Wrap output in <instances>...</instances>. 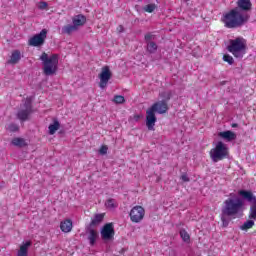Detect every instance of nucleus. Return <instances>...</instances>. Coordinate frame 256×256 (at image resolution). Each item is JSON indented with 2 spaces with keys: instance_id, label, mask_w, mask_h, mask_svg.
<instances>
[{
  "instance_id": "obj_1",
  "label": "nucleus",
  "mask_w": 256,
  "mask_h": 256,
  "mask_svg": "<svg viewBox=\"0 0 256 256\" xmlns=\"http://www.w3.org/2000/svg\"><path fill=\"white\" fill-rule=\"evenodd\" d=\"M237 7L224 15L223 24L226 29H241L249 21V11L253 9L251 0H237Z\"/></svg>"
},
{
  "instance_id": "obj_2",
  "label": "nucleus",
  "mask_w": 256,
  "mask_h": 256,
  "mask_svg": "<svg viewBox=\"0 0 256 256\" xmlns=\"http://www.w3.org/2000/svg\"><path fill=\"white\" fill-rule=\"evenodd\" d=\"M167 111H169V105L166 101H158L146 111V127L149 131H155V123H157L155 113L163 115L167 113Z\"/></svg>"
},
{
  "instance_id": "obj_3",
  "label": "nucleus",
  "mask_w": 256,
  "mask_h": 256,
  "mask_svg": "<svg viewBox=\"0 0 256 256\" xmlns=\"http://www.w3.org/2000/svg\"><path fill=\"white\" fill-rule=\"evenodd\" d=\"M40 61H42L44 75L51 77V75L57 73L59 65V56L57 54L49 56V54L43 52L40 56Z\"/></svg>"
},
{
  "instance_id": "obj_4",
  "label": "nucleus",
  "mask_w": 256,
  "mask_h": 256,
  "mask_svg": "<svg viewBox=\"0 0 256 256\" xmlns=\"http://www.w3.org/2000/svg\"><path fill=\"white\" fill-rule=\"evenodd\" d=\"M245 202L243 199L237 198H228L224 201V205L222 207V214L228 215V217H235V215H239L241 211H243V207Z\"/></svg>"
},
{
  "instance_id": "obj_5",
  "label": "nucleus",
  "mask_w": 256,
  "mask_h": 256,
  "mask_svg": "<svg viewBox=\"0 0 256 256\" xmlns=\"http://www.w3.org/2000/svg\"><path fill=\"white\" fill-rule=\"evenodd\" d=\"M227 51L232 53L236 59H243L247 53V41L243 37H237L229 41Z\"/></svg>"
},
{
  "instance_id": "obj_6",
  "label": "nucleus",
  "mask_w": 256,
  "mask_h": 256,
  "mask_svg": "<svg viewBox=\"0 0 256 256\" xmlns=\"http://www.w3.org/2000/svg\"><path fill=\"white\" fill-rule=\"evenodd\" d=\"M227 157H229V148L221 141H218L216 146L210 150V159H212L213 163H219V161H223Z\"/></svg>"
},
{
  "instance_id": "obj_7",
  "label": "nucleus",
  "mask_w": 256,
  "mask_h": 256,
  "mask_svg": "<svg viewBox=\"0 0 256 256\" xmlns=\"http://www.w3.org/2000/svg\"><path fill=\"white\" fill-rule=\"evenodd\" d=\"M45 39H47V29L41 30L39 34L30 38L28 45H30V47H41V45L45 43Z\"/></svg>"
},
{
  "instance_id": "obj_8",
  "label": "nucleus",
  "mask_w": 256,
  "mask_h": 256,
  "mask_svg": "<svg viewBox=\"0 0 256 256\" xmlns=\"http://www.w3.org/2000/svg\"><path fill=\"white\" fill-rule=\"evenodd\" d=\"M145 217V208L142 206H134L130 211V219L132 223H141Z\"/></svg>"
},
{
  "instance_id": "obj_9",
  "label": "nucleus",
  "mask_w": 256,
  "mask_h": 256,
  "mask_svg": "<svg viewBox=\"0 0 256 256\" xmlns=\"http://www.w3.org/2000/svg\"><path fill=\"white\" fill-rule=\"evenodd\" d=\"M100 233L103 241H113L115 237V228L113 227V223L105 224L102 227V230Z\"/></svg>"
},
{
  "instance_id": "obj_10",
  "label": "nucleus",
  "mask_w": 256,
  "mask_h": 256,
  "mask_svg": "<svg viewBox=\"0 0 256 256\" xmlns=\"http://www.w3.org/2000/svg\"><path fill=\"white\" fill-rule=\"evenodd\" d=\"M112 76H113V74L111 73V69H109V66H104L102 68L101 73L99 74L100 89H105V87H107V83H109V80L111 79Z\"/></svg>"
},
{
  "instance_id": "obj_11",
  "label": "nucleus",
  "mask_w": 256,
  "mask_h": 256,
  "mask_svg": "<svg viewBox=\"0 0 256 256\" xmlns=\"http://www.w3.org/2000/svg\"><path fill=\"white\" fill-rule=\"evenodd\" d=\"M32 106H31V99H26L24 103V109L19 110L17 113V117L20 121H27L29 119V115H31L32 111Z\"/></svg>"
},
{
  "instance_id": "obj_12",
  "label": "nucleus",
  "mask_w": 256,
  "mask_h": 256,
  "mask_svg": "<svg viewBox=\"0 0 256 256\" xmlns=\"http://www.w3.org/2000/svg\"><path fill=\"white\" fill-rule=\"evenodd\" d=\"M238 194L240 195V197H242V199H244L248 203H251V205L256 203V196L253 195V192L249 190H240Z\"/></svg>"
},
{
  "instance_id": "obj_13",
  "label": "nucleus",
  "mask_w": 256,
  "mask_h": 256,
  "mask_svg": "<svg viewBox=\"0 0 256 256\" xmlns=\"http://www.w3.org/2000/svg\"><path fill=\"white\" fill-rule=\"evenodd\" d=\"M218 137H221V139H224L225 141L231 142L237 139V134H235V132L231 130H227V131L219 132Z\"/></svg>"
},
{
  "instance_id": "obj_14",
  "label": "nucleus",
  "mask_w": 256,
  "mask_h": 256,
  "mask_svg": "<svg viewBox=\"0 0 256 256\" xmlns=\"http://www.w3.org/2000/svg\"><path fill=\"white\" fill-rule=\"evenodd\" d=\"M86 233H89L88 240L90 242V245H95V241H97V238L99 237V233L96 232L95 229H93L92 226L86 227Z\"/></svg>"
},
{
  "instance_id": "obj_15",
  "label": "nucleus",
  "mask_w": 256,
  "mask_h": 256,
  "mask_svg": "<svg viewBox=\"0 0 256 256\" xmlns=\"http://www.w3.org/2000/svg\"><path fill=\"white\" fill-rule=\"evenodd\" d=\"M73 25L79 29V27H83L85 23H87V17L83 14H78L72 18Z\"/></svg>"
},
{
  "instance_id": "obj_16",
  "label": "nucleus",
  "mask_w": 256,
  "mask_h": 256,
  "mask_svg": "<svg viewBox=\"0 0 256 256\" xmlns=\"http://www.w3.org/2000/svg\"><path fill=\"white\" fill-rule=\"evenodd\" d=\"M19 61H21V51L14 50L10 56V60H8V63L9 65H17Z\"/></svg>"
},
{
  "instance_id": "obj_17",
  "label": "nucleus",
  "mask_w": 256,
  "mask_h": 256,
  "mask_svg": "<svg viewBox=\"0 0 256 256\" xmlns=\"http://www.w3.org/2000/svg\"><path fill=\"white\" fill-rule=\"evenodd\" d=\"M60 229L63 233H71V230L73 229V222L71 220L61 222Z\"/></svg>"
},
{
  "instance_id": "obj_18",
  "label": "nucleus",
  "mask_w": 256,
  "mask_h": 256,
  "mask_svg": "<svg viewBox=\"0 0 256 256\" xmlns=\"http://www.w3.org/2000/svg\"><path fill=\"white\" fill-rule=\"evenodd\" d=\"M104 218H105L104 214H96V215H94V218L91 220V222L88 225V227H95V226L99 225L103 221Z\"/></svg>"
},
{
  "instance_id": "obj_19",
  "label": "nucleus",
  "mask_w": 256,
  "mask_h": 256,
  "mask_svg": "<svg viewBox=\"0 0 256 256\" xmlns=\"http://www.w3.org/2000/svg\"><path fill=\"white\" fill-rule=\"evenodd\" d=\"M73 31H77V28L73 24H68L62 27V33L64 35H71Z\"/></svg>"
},
{
  "instance_id": "obj_20",
  "label": "nucleus",
  "mask_w": 256,
  "mask_h": 256,
  "mask_svg": "<svg viewBox=\"0 0 256 256\" xmlns=\"http://www.w3.org/2000/svg\"><path fill=\"white\" fill-rule=\"evenodd\" d=\"M59 127H61V124L59 121L55 120L53 124H50L49 129V135H55V132L59 131Z\"/></svg>"
},
{
  "instance_id": "obj_21",
  "label": "nucleus",
  "mask_w": 256,
  "mask_h": 256,
  "mask_svg": "<svg viewBox=\"0 0 256 256\" xmlns=\"http://www.w3.org/2000/svg\"><path fill=\"white\" fill-rule=\"evenodd\" d=\"M11 143L14 147H27V142L23 138H14Z\"/></svg>"
},
{
  "instance_id": "obj_22",
  "label": "nucleus",
  "mask_w": 256,
  "mask_h": 256,
  "mask_svg": "<svg viewBox=\"0 0 256 256\" xmlns=\"http://www.w3.org/2000/svg\"><path fill=\"white\" fill-rule=\"evenodd\" d=\"M105 207H107V209H117V207H119V204L117 203V200L109 198L105 202Z\"/></svg>"
},
{
  "instance_id": "obj_23",
  "label": "nucleus",
  "mask_w": 256,
  "mask_h": 256,
  "mask_svg": "<svg viewBox=\"0 0 256 256\" xmlns=\"http://www.w3.org/2000/svg\"><path fill=\"white\" fill-rule=\"evenodd\" d=\"M180 237L184 241V243H190L191 241V236L189 235V232L185 229H181L180 232Z\"/></svg>"
},
{
  "instance_id": "obj_24",
  "label": "nucleus",
  "mask_w": 256,
  "mask_h": 256,
  "mask_svg": "<svg viewBox=\"0 0 256 256\" xmlns=\"http://www.w3.org/2000/svg\"><path fill=\"white\" fill-rule=\"evenodd\" d=\"M146 45H147L148 53H150V54L157 53V49H158L157 43L148 42V43H146Z\"/></svg>"
},
{
  "instance_id": "obj_25",
  "label": "nucleus",
  "mask_w": 256,
  "mask_h": 256,
  "mask_svg": "<svg viewBox=\"0 0 256 256\" xmlns=\"http://www.w3.org/2000/svg\"><path fill=\"white\" fill-rule=\"evenodd\" d=\"M255 226V221L248 220L244 222L242 226H240L241 231H247L248 229H252Z\"/></svg>"
},
{
  "instance_id": "obj_26",
  "label": "nucleus",
  "mask_w": 256,
  "mask_h": 256,
  "mask_svg": "<svg viewBox=\"0 0 256 256\" xmlns=\"http://www.w3.org/2000/svg\"><path fill=\"white\" fill-rule=\"evenodd\" d=\"M159 97H161V99H163L161 101H165L167 103V102H169L171 100L172 93H171V91H169V92H161L159 94Z\"/></svg>"
},
{
  "instance_id": "obj_27",
  "label": "nucleus",
  "mask_w": 256,
  "mask_h": 256,
  "mask_svg": "<svg viewBox=\"0 0 256 256\" xmlns=\"http://www.w3.org/2000/svg\"><path fill=\"white\" fill-rule=\"evenodd\" d=\"M113 102L116 103V105H123V103H125V97L122 95H115Z\"/></svg>"
},
{
  "instance_id": "obj_28",
  "label": "nucleus",
  "mask_w": 256,
  "mask_h": 256,
  "mask_svg": "<svg viewBox=\"0 0 256 256\" xmlns=\"http://www.w3.org/2000/svg\"><path fill=\"white\" fill-rule=\"evenodd\" d=\"M249 219L256 221V202L250 206Z\"/></svg>"
},
{
  "instance_id": "obj_29",
  "label": "nucleus",
  "mask_w": 256,
  "mask_h": 256,
  "mask_svg": "<svg viewBox=\"0 0 256 256\" xmlns=\"http://www.w3.org/2000/svg\"><path fill=\"white\" fill-rule=\"evenodd\" d=\"M7 131H9L10 133H17V131H19V125L15 124V123H11L6 127Z\"/></svg>"
},
{
  "instance_id": "obj_30",
  "label": "nucleus",
  "mask_w": 256,
  "mask_h": 256,
  "mask_svg": "<svg viewBox=\"0 0 256 256\" xmlns=\"http://www.w3.org/2000/svg\"><path fill=\"white\" fill-rule=\"evenodd\" d=\"M156 9L157 5L155 4H148L143 7V11H145L146 13H153V11H155Z\"/></svg>"
},
{
  "instance_id": "obj_31",
  "label": "nucleus",
  "mask_w": 256,
  "mask_h": 256,
  "mask_svg": "<svg viewBox=\"0 0 256 256\" xmlns=\"http://www.w3.org/2000/svg\"><path fill=\"white\" fill-rule=\"evenodd\" d=\"M223 61L228 63V65H233V63H235V60L233 59V56H231L229 54H224L223 55Z\"/></svg>"
},
{
  "instance_id": "obj_32",
  "label": "nucleus",
  "mask_w": 256,
  "mask_h": 256,
  "mask_svg": "<svg viewBox=\"0 0 256 256\" xmlns=\"http://www.w3.org/2000/svg\"><path fill=\"white\" fill-rule=\"evenodd\" d=\"M227 217H229V215H224L222 212L221 221H222L223 227H229V219H227Z\"/></svg>"
},
{
  "instance_id": "obj_33",
  "label": "nucleus",
  "mask_w": 256,
  "mask_h": 256,
  "mask_svg": "<svg viewBox=\"0 0 256 256\" xmlns=\"http://www.w3.org/2000/svg\"><path fill=\"white\" fill-rule=\"evenodd\" d=\"M144 39H145L146 43H153V39H155V35H153L151 33H147L144 36Z\"/></svg>"
},
{
  "instance_id": "obj_34",
  "label": "nucleus",
  "mask_w": 256,
  "mask_h": 256,
  "mask_svg": "<svg viewBox=\"0 0 256 256\" xmlns=\"http://www.w3.org/2000/svg\"><path fill=\"white\" fill-rule=\"evenodd\" d=\"M107 151H109V147L101 146L99 153H100V155H107Z\"/></svg>"
},
{
  "instance_id": "obj_35",
  "label": "nucleus",
  "mask_w": 256,
  "mask_h": 256,
  "mask_svg": "<svg viewBox=\"0 0 256 256\" xmlns=\"http://www.w3.org/2000/svg\"><path fill=\"white\" fill-rule=\"evenodd\" d=\"M180 179H181L182 181H184V183H189V181H191V180L189 179V176H187V173H183V174L181 175Z\"/></svg>"
},
{
  "instance_id": "obj_36",
  "label": "nucleus",
  "mask_w": 256,
  "mask_h": 256,
  "mask_svg": "<svg viewBox=\"0 0 256 256\" xmlns=\"http://www.w3.org/2000/svg\"><path fill=\"white\" fill-rule=\"evenodd\" d=\"M47 7H49V4L47 2H40L39 5H38V8L41 9V10H44L46 9Z\"/></svg>"
},
{
  "instance_id": "obj_37",
  "label": "nucleus",
  "mask_w": 256,
  "mask_h": 256,
  "mask_svg": "<svg viewBox=\"0 0 256 256\" xmlns=\"http://www.w3.org/2000/svg\"><path fill=\"white\" fill-rule=\"evenodd\" d=\"M134 119H135V121H139L141 119V116L140 115H135Z\"/></svg>"
},
{
  "instance_id": "obj_38",
  "label": "nucleus",
  "mask_w": 256,
  "mask_h": 256,
  "mask_svg": "<svg viewBox=\"0 0 256 256\" xmlns=\"http://www.w3.org/2000/svg\"><path fill=\"white\" fill-rule=\"evenodd\" d=\"M124 29H123V25L119 26V33H123Z\"/></svg>"
},
{
  "instance_id": "obj_39",
  "label": "nucleus",
  "mask_w": 256,
  "mask_h": 256,
  "mask_svg": "<svg viewBox=\"0 0 256 256\" xmlns=\"http://www.w3.org/2000/svg\"><path fill=\"white\" fill-rule=\"evenodd\" d=\"M231 127H233V128L239 127V124H237V123H232V124H231Z\"/></svg>"
},
{
  "instance_id": "obj_40",
  "label": "nucleus",
  "mask_w": 256,
  "mask_h": 256,
  "mask_svg": "<svg viewBox=\"0 0 256 256\" xmlns=\"http://www.w3.org/2000/svg\"><path fill=\"white\" fill-rule=\"evenodd\" d=\"M185 2L189 1V0H184Z\"/></svg>"
}]
</instances>
